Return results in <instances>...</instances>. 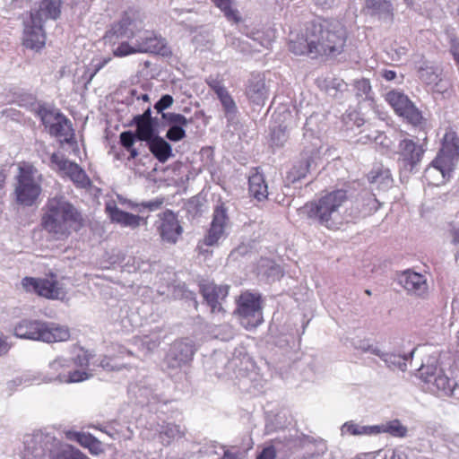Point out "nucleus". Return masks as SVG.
I'll return each instance as SVG.
<instances>
[{"mask_svg": "<svg viewBox=\"0 0 459 459\" xmlns=\"http://www.w3.org/2000/svg\"><path fill=\"white\" fill-rule=\"evenodd\" d=\"M134 263L133 265L134 266L135 270H140L145 272L147 270V267L149 266L148 263H145L144 261L141 260V258L134 257Z\"/></svg>", "mask_w": 459, "mask_h": 459, "instance_id": "nucleus-63", "label": "nucleus"}, {"mask_svg": "<svg viewBox=\"0 0 459 459\" xmlns=\"http://www.w3.org/2000/svg\"><path fill=\"white\" fill-rule=\"evenodd\" d=\"M48 133L56 137H64L68 142V136L73 135L72 124L65 116L59 117V120L48 129Z\"/></svg>", "mask_w": 459, "mask_h": 459, "instance_id": "nucleus-37", "label": "nucleus"}, {"mask_svg": "<svg viewBox=\"0 0 459 459\" xmlns=\"http://www.w3.org/2000/svg\"><path fill=\"white\" fill-rule=\"evenodd\" d=\"M222 105L225 117L229 122H232L237 117L238 108L236 102L228 92L218 98Z\"/></svg>", "mask_w": 459, "mask_h": 459, "instance_id": "nucleus-43", "label": "nucleus"}, {"mask_svg": "<svg viewBox=\"0 0 459 459\" xmlns=\"http://www.w3.org/2000/svg\"><path fill=\"white\" fill-rule=\"evenodd\" d=\"M15 179L13 194L16 203L24 207L34 205L42 192L41 173L34 166L25 164L19 167V172Z\"/></svg>", "mask_w": 459, "mask_h": 459, "instance_id": "nucleus-7", "label": "nucleus"}, {"mask_svg": "<svg viewBox=\"0 0 459 459\" xmlns=\"http://www.w3.org/2000/svg\"><path fill=\"white\" fill-rule=\"evenodd\" d=\"M368 180L381 191L388 190L394 183L390 169L384 167H377L372 169L368 175Z\"/></svg>", "mask_w": 459, "mask_h": 459, "instance_id": "nucleus-28", "label": "nucleus"}, {"mask_svg": "<svg viewBox=\"0 0 459 459\" xmlns=\"http://www.w3.org/2000/svg\"><path fill=\"white\" fill-rule=\"evenodd\" d=\"M340 0H316L318 5L323 9H332L338 5Z\"/></svg>", "mask_w": 459, "mask_h": 459, "instance_id": "nucleus-60", "label": "nucleus"}, {"mask_svg": "<svg viewBox=\"0 0 459 459\" xmlns=\"http://www.w3.org/2000/svg\"><path fill=\"white\" fill-rule=\"evenodd\" d=\"M353 87L355 96L359 101L373 100L371 85L368 79L361 78L354 81Z\"/></svg>", "mask_w": 459, "mask_h": 459, "instance_id": "nucleus-40", "label": "nucleus"}, {"mask_svg": "<svg viewBox=\"0 0 459 459\" xmlns=\"http://www.w3.org/2000/svg\"><path fill=\"white\" fill-rule=\"evenodd\" d=\"M412 456H413L412 452H410L408 454L403 449H394V450H393L390 459H412Z\"/></svg>", "mask_w": 459, "mask_h": 459, "instance_id": "nucleus-58", "label": "nucleus"}, {"mask_svg": "<svg viewBox=\"0 0 459 459\" xmlns=\"http://www.w3.org/2000/svg\"><path fill=\"white\" fill-rule=\"evenodd\" d=\"M287 140V134L285 131V127L282 128L281 126H279L277 128H274L272 132V142L276 146H282L283 143Z\"/></svg>", "mask_w": 459, "mask_h": 459, "instance_id": "nucleus-50", "label": "nucleus"}, {"mask_svg": "<svg viewBox=\"0 0 459 459\" xmlns=\"http://www.w3.org/2000/svg\"><path fill=\"white\" fill-rule=\"evenodd\" d=\"M133 39L138 53H153L163 56L170 54L165 39L153 30L143 28Z\"/></svg>", "mask_w": 459, "mask_h": 459, "instance_id": "nucleus-16", "label": "nucleus"}, {"mask_svg": "<svg viewBox=\"0 0 459 459\" xmlns=\"http://www.w3.org/2000/svg\"><path fill=\"white\" fill-rule=\"evenodd\" d=\"M229 289V285H216L213 282H204L200 284V292L213 313L223 310L221 302L228 296Z\"/></svg>", "mask_w": 459, "mask_h": 459, "instance_id": "nucleus-20", "label": "nucleus"}, {"mask_svg": "<svg viewBox=\"0 0 459 459\" xmlns=\"http://www.w3.org/2000/svg\"><path fill=\"white\" fill-rule=\"evenodd\" d=\"M35 113L48 130L59 120V117L65 116L59 110L52 108L45 103H39L35 109Z\"/></svg>", "mask_w": 459, "mask_h": 459, "instance_id": "nucleus-31", "label": "nucleus"}, {"mask_svg": "<svg viewBox=\"0 0 459 459\" xmlns=\"http://www.w3.org/2000/svg\"><path fill=\"white\" fill-rule=\"evenodd\" d=\"M348 201L346 190H333L307 202L301 207L300 213L313 223L319 224L331 230H339L349 221V216L346 214L345 209Z\"/></svg>", "mask_w": 459, "mask_h": 459, "instance_id": "nucleus-2", "label": "nucleus"}, {"mask_svg": "<svg viewBox=\"0 0 459 459\" xmlns=\"http://www.w3.org/2000/svg\"><path fill=\"white\" fill-rule=\"evenodd\" d=\"M87 448L92 455H99L103 451L101 442L99 441L96 437L92 438V441L90 442Z\"/></svg>", "mask_w": 459, "mask_h": 459, "instance_id": "nucleus-56", "label": "nucleus"}, {"mask_svg": "<svg viewBox=\"0 0 459 459\" xmlns=\"http://www.w3.org/2000/svg\"><path fill=\"white\" fill-rule=\"evenodd\" d=\"M13 334L20 339L51 343L69 340L70 330L53 322L23 318L13 326Z\"/></svg>", "mask_w": 459, "mask_h": 459, "instance_id": "nucleus-6", "label": "nucleus"}, {"mask_svg": "<svg viewBox=\"0 0 459 459\" xmlns=\"http://www.w3.org/2000/svg\"><path fill=\"white\" fill-rule=\"evenodd\" d=\"M22 285L26 291L47 299H59L65 296L63 288L56 280L25 277L22 281Z\"/></svg>", "mask_w": 459, "mask_h": 459, "instance_id": "nucleus-15", "label": "nucleus"}, {"mask_svg": "<svg viewBox=\"0 0 459 459\" xmlns=\"http://www.w3.org/2000/svg\"><path fill=\"white\" fill-rule=\"evenodd\" d=\"M257 270L258 274L264 277L267 281H278L283 275L281 266L270 259H261Z\"/></svg>", "mask_w": 459, "mask_h": 459, "instance_id": "nucleus-30", "label": "nucleus"}, {"mask_svg": "<svg viewBox=\"0 0 459 459\" xmlns=\"http://www.w3.org/2000/svg\"><path fill=\"white\" fill-rule=\"evenodd\" d=\"M162 119L169 126L166 133V138L171 142H178L186 137L185 126L191 123V119H187L181 114L167 112L162 113Z\"/></svg>", "mask_w": 459, "mask_h": 459, "instance_id": "nucleus-21", "label": "nucleus"}, {"mask_svg": "<svg viewBox=\"0 0 459 459\" xmlns=\"http://www.w3.org/2000/svg\"><path fill=\"white\" fill-rule=\"evenodd\" d=\"M219 7L229 21L238 22L239 21L238 12L231 7V0H212Z\"/></svg>", "mask_w": 459, "mask_h": 459, "instance_id": "nucleus-46", "label": "nucleus"}, {"mask_svg": "<svg viewBox=\"0 0 459 459\" xmlns=\"http://www.w3.org/2000/svg\"><path fill=\"white\" fill-rule=\"evenodd\" d=\"M418 374L425 383H432L434 377L438 375L437 359L429 358L427 363H422L418 368Z\"/></svg>", "mask_w": 459, "mask_h": 459, "instance_id": "nucleus-39", "label": "nucleus"}, {"mask_svg": "<svg viewBox=\"0 0 459 459\" xmlns=\"http://www.w3.org/2000/svg\"><path fill=\"white\" fill-rule=\"evenodd\" d=\"M132 125L136 126L135 133L137 139L147 143L158 134V119H149V121L133 122Z\"/></svg>", "mask_w": 459, "mask_h": 459, "instance_id": "nucleus-29", "label": "nucleus"}, {"mask_svg": "<svg viewBox=\"0 0 459 459\" xmlns=\"http://www.w3.org/2000/svg\"><path fill=\"white\" fill-rule=\"evenodd\" d=\"M111 61L110 56H95L91 61L87 74H89V79L87 82H90L93 77L97 74V73L101 70L106 65H108Z\"/></svg>", "mask_w": 459, "mask_h": 459, "instance_id": "nucleus-45", "label": "nucleus"}, {"mask_svg": "<svg viewBox=\"0 0 459 459\" xmlns=\"http://www.w3.org/2000/svg\"><path fill=\"white\" fill-rule=\"evenodd\" d=\"M173 97L169 94H164L161 98L155 103L154 108L158 113H164L163 111L169 108L173 104Z\"/></svg>", "mask_w": 459, "mask_h": 459, "instance_id": "nucleus-53", "label": "nucleus"}, {"mask_svg": "<svg viewBox=\"0 0 459 459\" xmlns=\"http://www.w3.org/2000/svg\"><path fill=\"white\" fill-rule=\"evenodd\" d=\"M398 282L410 293L423 296L428 290L425 277L415 272L407 270L398 277Z\"/></svg>", "mask_w": 459, "mask_h": 459, "instance_id": "nucleus-22", "label": "nucleus"}, {"mask_svg": "<svg viewBox=\"0 0 459 459\" xmlns=\"http://www.w3.org/2000/svg\"><path fill=\"white\" fill-rule=\"evenodd\" d=\"M429 384L432 385V387H429L432 391L436 388L446 395H452L457 385V382L455 379H450L447 376L442 374L441 371L434 377L432 383Z\"/></svg>", "mask_w": 459, "mask_h": 459, "instance_id": "nucleus-34", "label": "nucleus"}, {"mask_svg": "<svg viewBox=\"0 0 459 459\" xmlns=\"http://www.w3.org/2000/svg\"><path fill=\"white\" fill-rule=\"evenodd\" d=\"M149 119H158L157 117H152L151 108H147L143 114L136 115L133 117V122L149 121Z\"/></svg>", "mask_w": 459, "mask_h": 459, "instance_id": "nucleus-57", "label": "nucleus"}, {"mask_svg": "<svg viewBox=\"0 0 459 459\" xmlns=\"http://www.w3.org/2000/svg\"><path fill=\"white\" fill-rule=\"evenodd\" d=\"M88 378V374L81 370H67V372H60L51 379L57 380L61 383H76Z\"/></svg>", "mask_w": 459, "mask_h": 459, "instance_id": "nucleus-44", "label": "nucleus"}, {"mask_svg": "<svg viewBox=\"0 0 459 459\" xmlns=\"http://www.w3.org/2000/svg\"><path fill=\"white\" fill-rule=\"evenodd\" d=\"M74 363L81 367L88 366V364H89L88 355L86 353H83L82 355H77V357L74 359Z\"/></svg>", "mask_w": 459, "mask_h": 459, "instance_id": "nucleus-64", "label": "nucleus"}, {"mask_svg": "<svg viewBox=\"0 0 459 459\" xmlns=\"http://www.w3.org/2000/svg\"><path fill=\"white\" fill-rule=\"evenodd\" d=\"M342 432H348L353 436H374L379 434L378 426H362L353 421L345 422L342 427Z\"/></svg>", "mask_w": 459, "mask_h": 459, "instance_id": "nucleus-35", "label": "nucleus"}, {"mask_svg": "<svg viewBox=\"0 0 459 459\" xmlns=\"http://www.w3.org/2000/svg\"><path fill=\"white\" fill-rule=\"evenodd\" d=\"M69 437L78 442L82 446L87 447L94 437L89 433L71 432Z\"/></svg>", "mask_w": 459, "mask_h": 459, "instance_id": "nucleus-52", "label": "nucleus"}, {"mask_svg": "<svg viewBox=\"0 0 459 459\" xmlns=\"http://www.w3.org/2000/svg\"><path fill=\"white\" fill-rule=\"evenodd\" d=\"M228 222L227 208L224 206V204H221L217 205L213 211L211 227L202 243L208 247L217 245L219 239L224 234V230Z\"/></svg>", "mask_w": 459, "mask_h": 459, "instance_id": "nucleus-19", "label": "nucleus"}, {"mask_svg": "<svg viewBox=\"0 0 459 459\" xmlns=\"http://www.w3.org/2000/svg\"><path fill=\"white\" fill-rule=\"evenodd\" d=\"M106 210L108 212L109 217L113 222H117L125 227L135 229L139 227L142 218L139 215L124 212L116 205L108 204Z\"/></svg>", "mask_w": 459, "mask_h": 459, "instance_id": "nucleus-26", "label": "nucleus"}, {"mask_svg": "<svg viewBox=\"0 0 459 459\" xmlns=\"http://www.w3.org/2000/svg\"><path fill=\"white\" fill-rule=\"evenodd\" d=\"M379 74L386 81H394L397 77L396 72L394 70L383 69Z\"/></svg>", "mask_w": 459, "mask_h": 459, "instance_id": "nucleus-62", "label": "nucleus"}, {"mask_svg": "<svg viewBox=\"0 0 459 459\" xmlns=\"http://www.w3.org/2000/svg\"><path fill=\"white\" fill-rule=\"evenodd\" d=\"M162 338L160 336V330L152 332L150 334L144 335L136 341L140 349L146 354L152 353L161 343Z\"/></svg>", "mask_w": 459, "mask_h": 459, "instance_id": "nucleus-36", "label": "nucleus"}, {"mask_svg": "<svg viewBox=\"0 0 459 459\" xmlns=\"http://www.w3.org/2000/svg\"><path fill=\"white\" fill-rule=\"evenodd\" d=\"M34 443L33 446L28 447L27 459H90L72 446L57 447L56 439L50 436L37 435Z\"/></svg>", "mask_w": 459, "mask_h": 459, "instance_id": "nucleus-9", "label": "nucleus"}, {"mask_svg": "<svg viewBox=\"0 0 459 459\" xmlns=\"http://www.w3.org/2000/svg\"><path fill=\"white\" fill-rule=\"evenodd\" d=\"M268 92L264 78L260 74L252 75L246 91L249 100L256 105H264L268 98Z\"/></svg>", "mask_w": 459, "mask_h": 459, "instance_id": "nucleus-23", "label": "nucleus"}, {"mask_svg": "<svg viewBox=\"0 0 459 459\" xmlns=\"http://www.w3.org/2000/svg\"><path fill=\"white\" fill-rule=\"evenodd\" d=\"M62 0H38L31 6L30 20L24 23L23 45L30 49H39L45 45L44 23L56 20L61 14Z\"/></svg>", "mask_w": 459, "mask_h": 459, "instance_id": "nucleus-4", "label": "nucleus"}, {"mask_svg": "<svg viewBox=\"0 0 459 459\" xmlns=\"http://www.w3.org/2000/svg\"><path fill=\"white\" fill-rule=\"evenodd\" d=\"M379 433H389L394 437H404L407 435V428L399 420H393L385 424L377 425Z\"/></svg>", "mask_w": 459, "mask_h": 459, "instance_id": "nucleus-41", "label": "nucleus"}, {"mask_svg": "<svg viewBox=\"0 0 459 459\" xmlns=\"http://www.w3.org/2000/svg\"><path fill=\"white\" fill-rule=\"evenodd\" d=\"M347 32L337 20H317L308 23L305 31L290 39L289 49L295 55L311 58L318 56H336L342 52Z\"/></svg>", "mask_w": 459, "mask_h": 459, "instance_id": "nucleus-1", "label": "nucleus"}, {"mask_svg": "<svg viewBox=\"0 0 459 459\" xmlns=\"http://www.w3.org/2000/svg\"><path fill=\"white\" fill-rule=\"evenodd\" d=\"M385 100L394 108L396 114L403 117L410 124L420 126L423 121L421 112L401 91H391L386 94Z\"/></svg>", "mask_w": 459, "mask_h": 459, "instance_id": "nucleus-14", "label": "nucleus"}, {"mask_svg": "<svg viewBox=\"0 0 459 459\" xmlns=\"http://www.w3.org/2000/svg\"><path fill=\"white\" fill-rule=\"evenodd\" d=\"M459 160V137L452 129L443 137L442 147L429 167L425 169L424 177L432 184L438 185L451 177Z\"/></svg>", "mask_w": 459, "mask_h": 459, "instance_id": "nucleus-5", "label": "nucleus"}, {"mask_svg": "<svg viewBox=\"0 0 459 459\" xmlns=\"http://www.w3.org/2000/svg\"><path fill=\"white\" fill-rule=\"evenodd\" d=\"M195 351V345L191 340L174 342L163 359L162 369L168 373L180 369L192 360Z\"/></svg>", "mask_w": 459, "mask_h": 459, "instance_id": "nucleus-13", "label": "nucleus"}, {"mask_svg": "<svg viewBox=\"0 0 459 459\" xmlns=\"http://www.w3.org/2000/svg\"><path fill=\"white\" fill-rule=\"evenodd\" d=\"M207 83L218 98L228 92V90L224 87L221 82L217 79L210 78L207 80Z\"/></svg>", "mask_w": 459, "mask_h": 459, "instance_id": "nucleus-54", "label": "nucleus"}, {"mask_svg": "<svg viewBox=\"0 0 459 459\" xmlns=\"http://www.w3.org/2000/svg\"><path fill=\"white\" fill-rule=\"evenodd\" d=\"M248 191L250 195L257 201H264L268 196V186L263 174L254 169V172L248 177Z\"/></svg>", "mask_w": 459, "mask_h": 459, "instance_id": "nucleus-27", "label": "nucleus"}, {"mask_svg": "<svg viewBox=\"0 0 459 459\" xmlns=\"http://www.w3.org/2000/svg\"><path fill=\"white\" fill-rule=\"evenodd\" d=\"M416 349L414 348L408 355L383 352L380 350L373 351V354L378 356L391 370L398 369L402 372L407 370V363L411 360Z\"/></svg>", "mask_w": 459, "mask_h": 459, "instance_id": "nucleus-24", "label": "nucleus"}, {"mask_svg": "<svg viewBox=\"0 0 459 459\" xmlns=\"http://www.w3.org/2000/svg\"><path fill=\"white\" fill-rule=\"evenodd\" d=\"M119 139L121 145L125 149L131 148L132 146H134L135 140H138L137 134L133 133L132 131H125L121 133Z\"/></svg>", "mask_w": 459, "mask_h": 459, "instance_id": "nucleus-51", "label": "nucleus"}, {"mask_svg": "<svg viewBox=\"0 0 459 459\" xmlns=\"http://www.w3.org/2000/svg\"><path fill=\"white\" fill-rule=\"evenodd\" d=\"M112 51L113 55L117 57H124L134 53H138L134 41H133V45H130L127 41H123Z\"/></svg>", "mask_w": 459, "mask_h": 459, "instance_id": "nucleus-48", "label": "nucleus"}, {"mask_svg": "<svg viewBox=\"0 0 459 459\" xmlns=\"http://www.w3.org/2000/svg\"><path fill=\"white\" fill-rule=\"evenodd\" d=\"M44 210L42 227L56 238L67 237L72 225L82 221L80 212L64 195L48 198Z\"/></svg>", "mask_w": 459, "mask_h": 459, "instance_id": "nucleus-3", "label": "nucleus"}, {"mask_svg": "<svg viewBox=\"0 0 459 459\" xmlns=\"http://www.w3.org/2000/svg\"><path fill=\"white\" fill-rule=\"evenodd\" d=\"M313 120L314 117H310L304 125V138L306 140L312 139L313 142L311 145L304 147L303 152L300 153L299 161L289 172V179L292 182L304 178L307 173L316 169L321 162L320 149L322 145L319 138L315 136V130L310 127Z\"/></svg>", "mask_w": 459, "mask_h": 459, "instance_id": "nucleus-8", "label": "nucleus"}, {"mask_svg": "<svg viewBox=\"0 0 459 459\" xmlns=\"http://www.w3.org/2000/svg\"><path fill=\"white\" fill-rule=\"evenodd\" d=\"M237 303V312L243 326L255 328L263 322L260 294L245 291L239 296Z\"/></svg>", "mask_w": 459, "mask_h": 459, "instance_id": "nucleus-12", "label": "nucleus"}, {"mask_svg": "<svg viewBox=\"0 0 459 459\" xmlns=\"http://www.w3.org/2000/svg\"><path fill=\"white\" fill-rule=\"evenodd\" d=\"M445 238L449 239L452 244H457L459 241V222L452 221L446 223L445 228Z\"/></svg>", "mask_w": 459, "mask_h": 459, "instance_id": "nucleus-47", "label": "nucleus"}, {"mask_svg": "<svg viewBox=\"0 0 459 459\" xmlns=\"http://www.w3.org/2000/svg\"><path fill=\"white\" fill-rule=\"evenodd\" d=\"M50 161L77 186L86 187L91 185V180L85 171L77 163L70 161L64 155L53 153Z\"/></svg>", "mask_w": 459, "mask_h": 459, "instance_id": "nucleus-17", "label": "nucleus"}, {"mask_svg": "<svg viewBox=\"0 0 459 459\" xmlns=\"http://www.w3.org/2000/svg\"><path fill=\"white\" fill-rule=\"evenodd\" d=\"M228 363L229 359L223 351H214L205 359L204 366L207 370L221 377L223 374L222 370Z\"/></svg>", "mask_w": 459, "mask_h": 459, "instance_id": "nucleus-32", "label": "nucleus"}, {"mask_svg": "<svg viewBox=\"0 0 459 459\" xmlns=\"http://www.w3.org/2000/svg\"><path fill=\"white\" fill-rule=\"evenodd\" d=\"M163 204H164V198L160 197V198H156L154 200H151L148 202H143L141 204V206L148 209L151 212H153V211L159 210L162 206Z\"/></svg>", "mask_w": 459, "mask_h": 459, "instance_id": "nucleus-55", "label": "nucleus"}, {"mask_svg": "<svg viewBox=\"0 0 459 459\" xmlns=\"http://www.w3.org/2000/svg\"><path fill=\"white\" fill-rule=\"evenodd\" d=\"M365 7L371 14L388 18L393 16V4L389 0H364Z\"/></svg>", "mask_w": 459, "mask_h": 459, "instance_id": "nucleus-33", "label": "nucleus"}, {"mask_svg": "<svg viewBox=\"0 0 459 459\" xmlns=\"http://www.w3.org/2000/svg\"><path fill=\"white\" fill-rule=\"evenodd\" d=\"M275 450L273 446L264 448L257 456V459H275Z\"/></svg>", "mask_w": 459, "mask_h": 459, "instance_id": "nucleus-59", "label": "nucleus"}, {"mask_svg": "<svg viewBox=\"0 0 459 459\" xmlns=\"http://www.w3.org/2000/svg\"><path fill=\"white\" fill-rule=\"evenodd\" d=\"M72 361L64 358H57L49 364L51 370L56 371L57 374L60 372H67L71 367Z\"/></svg>", "mask_w": 459, "mask_h": 459, "instance_id": "nucleus-49", "label": "nucleus"}, {"mask_svg": "<svg viewBox=\"0 0 459 459\" xmlns=\"http://www.w3.org/2000/svg\"><path fill=\"white\" fill-rule=\"evenodd\" d=\"M157 227L162 241L169 244H176L183 233L178 216L171 210H166L159 215Z\"/></svg>", "mask_w": 459, "mask_h": 459, "instance_id": "nucleus-18", "label": "nucleus"}, {"mask_svg": "<svg viewBox=\"0 0 459 459\" xmlns=\"http://www.w3.org/2000/svg\"><path fill=\"white\" fill-rule=\"evenodd\" d=\"M185 434V429L174 423H167L162 426L160 437L163 444L169 445L175 438H179Z\"/></svg>", "mask_w": 459, "mask_h": 459, "instance_id": "nucleus-38", "label": "nucleus"}, {"mask_svg": "<svg viewBox=\"0 0 459 459\" xmlns=\"http://www.w3.org/2000/svg\"><path fill=\"white\" fill-rule=\"evenodd\" d=\"M380 205L381 204L376 198L374 194L366 192L361 195L360 212L362 216L371 215L379 209Z\"/></svg>", "mask_w": 459, "mask_h": 459, "instance_id": "nucleus-42", "label": "nucleus"}, {"mask_svg": "<svg viewBox=\"0 0 459 459\" xmlns=\"http://www.w3.org/2000/svg\"><path fill=\"white\" fill-rule=\"evenodd\" d=\"M152 154L160 162L165 163L173 157L172 146L160 135L155 136L146 143Z\"/></svg>", "mask_w": 459, "mask_h": 459, "instance_id": "nucleus-25", "label": "nucleus"}, {"mask_svg": "<svg viewBox=\"0 0 459 459\" xmlns=\"http://www.w3.org/2000/svg\"><path fill=\"white\" fill-rule=\"evenodd\" d=\"M424 153L425 148L422 144L409 138L401 140L396 151L400 173L411 174L415 172Z\"/></svg>", "mask_w": 459, "mask_h": 459, "instance_id": "nucleus-11", "label": "nucleus"}, {"mask_svg": "<svg viewBox=\"0 0 459 459\" xmlns=\"http://www.w3.org/2000/svg\"><path fill=\"white\" fill-rule=\"evenodd\" d=\"M355 348L359 349L364 352H370L372 354H373V351L379 350L377 347H373L372 345L365 343L363 341H359V343L355 344Z\"/></svg>", "mask_w": 459, "mask_h": 459, "instance_id": "nucleus-61", "label": "nucleus"}, {"mask_svg": "<svg viewBox=\"0 0 459 459\" xmlns=\"http://www.w3.org/2000/svg\"><path fill=\"white\" fill-rule=\"evenodd\" d=\"M143 28V13L137 9L128 8L106 31L103 39L106 43L116 45L119 39H133Z\"/></svg>", "mask_w": 459, "mask_h": 459, "instance_id": "nucleus-10", "label": "nucleus"}]
</instances>
